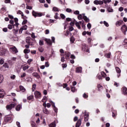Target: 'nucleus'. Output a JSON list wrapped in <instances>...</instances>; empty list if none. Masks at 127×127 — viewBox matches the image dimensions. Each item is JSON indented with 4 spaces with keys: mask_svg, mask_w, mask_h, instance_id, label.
<instances>
[{
    "mask_svg": "<svg viewBox=\"0 0 127 127\" xmlns=\"http://www.w3.org/2000/svg\"><path fill=\"white\" fill-rule=\"evenodd\" d=\"M32 75L34 77H35V78H37V79H39L40 78V75L37 73V72H34L32 73Z\"/></svg>",
    "mask_w": 127,
    "mask_h": 127,
    "instance_id": "obj_17",
    "label": "nucleus"
},
{
    "mask_svg": "<svg viewBox=\"0 0 127 127\" xmlns=\"http://www.w3.org/2000/svg\"><path fill=\"white\" fill-rule=\"evenodd\" d=\"M122 93L124 94V95H127V87H124L122 88Z\"/></svg>",
    "mask_w": 127,
    "mask_h": 127,
    "instance_id": "obj_13",
    "label": "nucleus"
},
{
    "mask_svg": "<svg viewBox=\"0 0 127 127\" xmlns=\"http://www.w3.org/2000/svg\"><path fill=\"white\" fill-rule=\"evenodd\" d=\"M20 90L21 92H22L23 93L24 92L26 91L25 88L24 87L22 86V85H20L19 86Z\"/></svg>",
    "mask_w": 127,
    "mask_h": 127,
    "instance_id": "obj_20",
    "label": "nucleus"
},
{
    "mask_svg": "<svg viewBox=\"0 0 127 127\" xmlns=\"http://www.w3.org/2000/svg\"><path fill=\"white\" fill-rule=\"evenodd\" d=\"M3 67H4V68H9L8 64L6 63L4 64L3 65Z\"/></svg>",
    "mask_w": 127,
    "mask_h": 127,
    "instance_id": "obj_43",
    "label": "nucleus"
},
{
    "mask_svg": "<svg viewBox=\"0 0 127 127\" xmlns=\"http://www.w3.org/2000/svg\"><path fill=\"white\" fill-rule=\"evenodd\" d=\"M73 13L74 14L78 15V14H80V11H79V10H75L74 11Z\"/></svg>",
    "mask_w": 127,
    "mask_h": 127,
    "instance_id": "obj_38",
    "label": "nucleus"
},
{
    "mask_svg": "<svg viewBox=\"0 0 127 127\" xmlns=\"http://www.w3.org/2000/svg\"><path fill=\"white\" fill-rule=\"evenodd\" d=\"M83 19H84V20H85V21H86V22H89V18H88L87 17V16H84L83 17Z\"/></svg>",
    "mask_w": 127,
    "mask_h": 127,
    "instance_id": "obj_24",
    "label": "nucleus"
},
{
    "mask_svg": "<svg viewBox=\"0 0 127 127\" xmlns=\"http://www.w3.org/2000/svg\"><path fill=\"white\" fill-rule=\"evenodd\" d=\"M82 23V27L83 29H86V26H85V24L84 22L81 23Z\"/></svg>",
    "mask_w": 127,
    "mask_h": 127,
    "instance_id": "obj_56",
    "label": "nucleus"
},
{
    "mask_svg": "<svg viewBox=\"0 0 127 127\" xmlns=\"http://www.w3.org/2000/svg\"><path fill=\"white\" fill-rule=\"evenodd\" d=\"M39 45H44V42L43 40H40L39 41Z\"/></svg>",
    "mask_w": 127,
    "mask_h": 127,
    "instance_id": "obj_44",
    "label": "nucleus"
},
{
    "mask_svg": "<svg viewBox=\"0 0 127 127\" xmlns=\"http://www.w3.org/2000/svg\"><path fill=\"white\" fill-rule=\"evenodd\" d=\"M54 18H55V19H58V13H56L54 16Z\"/></svg>",
    "mask_w": 127,
    "mask_h": 127,
    "instance_id": "obj_52",
    "label": "nucleus"
},
{
    "mask_svg": "<svg viewBox=\"0 0 127 127\" xmlns=\"http://www.w3.org/2000/svg\"><path fill=\"white\" fill-rule=\"evenodd\" d=\"M31 126H32V127H35V123L32 122Z\"/></svg>",
    "mask_w": 127,
    "mask_h": 127,
    "instance_id": "obj_64",
    "label": "nucleus"
},
{
    "mask_svg": "<svg viewBox=\"0 0 127 127\" xmlns=\"http://www.w3.org/2000/svg\"><path fill=\"white\" fill-rule=\"evenodd\" d=\"M9 50L12 53H17L18 51H17V49L15 46H13L9 48Z\"/></svg>",
    "mask_w": 127,
    "mask_h": 127,
    "instance_id": "obj_6",
    "label": "nucleus"
},
{
    "mask_svg": "<svg viewBox=\"0 0 127 127\" xmlns=\"http://www.w3.org/2000/svg\"><path fill=\"white\" fill-rule=\"evenodd\" d=\"M27 82H30L31 81H32V78L31 77H27Z\"/></svg>",
    "mask_w": 127,
    "mask_h": 127,
    "instance_id": "obj_50",
    "label": "nucleus"
},
{
    "mask_svg": "<svg viewBox=\"0 0 127 127\" xmlns=\"http://www.w3.org/2000/svg\"><path fill=\"white\" fill-rule=\"evenodd\" d=\"M103 1L104 2V3H109V2H111V1H112L111 0H103Z\"/></svg>",
    "mask_w": 127,
    "mask_h": 127,
    "instance_id": "obj_41",
    "label": "nucleus"
},
{
    "mask_svg": "<svg viewBox=\"0 0 127 127\" xmlns=\"http://www.w3.org/2000/svg\"><path fill=\"white\" fill-rule=\"evenodd\" d=\"M32 61H33V60L30 59L27 61V63L28 64H29V65H30L31 62H32Z\"/></svg>",
    "mask_w": 127,
    "mask_h": 127,
    "instance_id": "obj_40",
    "label": "nucleus"
},
{
    "mask_svg": "<svg viewBox=\"0 0 127 127\" xmlns=\"http://www.w3.org/2000/svg\"><path fill=\"white\" fill-rule=\"evenodd\" d=\"M21 28L23 29V30H26L27 29V26L24 25Z\"/></svg>",
    "mask_w": 127,
    "mask_h": 127,
    "instance_id": "obj_51",
    "label": "nucleus"
},
{
    "mask_svg": "<svg viewBox=\"0 0 127 127\" xmlns=\"http://www.w3.org/2000/svg\"><path fill=\"white\" fill-rule=\"evenodd\" d=\"M116 70L117 73H118V77L119 78V77L121 76V69H120L119 67H116Z\"/></svg>",
    "mask_w": 127,
    "mask_h": 127,
    "instance_id": "obj_16",
    "label": "nucleus"
},
{
    "mask_svg": "<svg viewBox=\"0 0 127 127\" xmlns=\"http://www.w3.org/2000/svg\"><path fill=\"white\" fill-rule=\"evenodd\" d=\"M42 102H43V103H46V102H47V97L46 96H44L42 100Z\"/></svg>",
    "mask_w": 127,
    "mask_h": 127,
    "instance_id": "obj_26",
    "label": "nucleus"
},
{
    "mask_svg": "<svg viewBox=\"0 0 127 127\" xmlns=\"http://www.w3.org/2000/svg\"><path fill=\"white\" fill-rule=\"evenodd\" d=\"M29 52H30V50H29V49H25L24 50V53H25V54H26L27 53H29Z\"/></svg>",
    "mask_w": 127,
    "mask_h": 127,
    "instance_id": "obj_33",
    "label": "nucleus"
},
{
    "mask_svg": "<svg viewBox=\"0 0 127 127\" xmlns=\"http://www.w3.org/2000/svg\"><path fill=\"white\" fill-rule=\"evenodd\" d=\"M31 40H32V39L30 38H28L26 39V42H27L28 44H29V45H31Z\"/></svg>",
    "mask_w": 127,
    "mask_h": 127,
    "instance_id": "obj_19",
    "label": "nucleus"
},
{
    "mask_svg": "<svg viewBox=\"0 0 127 127\" xmlns=\"http://www.w3.org/2000/svg\"><path fill=\"white\" fill-rule=\"evenodd\" d=\"M2 82H3V76L0 74V83H2Z\"/></svg>",
    "mask_w": 127,
    "mask_h": 127,
    "instance_id": "obj_30",
    "label": "nucleus"
},
{
    "mask_svg": "<svg viewBox=\"0 0 127 127\" xmlns=\"http://www.w3.org/2000/svg\"><path fill=\"white\" fill-rule=\"evenodd\" d=\"M28 68H29V66L25 65V66H23L22 67V69H23V71H25L26 70H27V69H28Z\"/></svg>",
    "mask_w": 127,
    "mask_h": 127,
    "instance_id": "obj_34",
    "label": "nucleus"
},
{
    "mask_svg": "<svg viewBox=\"0 0 127 127\" xmlns=\"http://www.w3.org/2000/svg\"><path fill=\"white\" fill-rule=\"evenodd\" d=\"M36 89V84H34L32 85V92H34Z\"/></svg>",
    "mask_w": 127,
    "mask_h": 127,
    "instance_id": "obj_32",
    "label": "nucleus"
},
{
    "mask_svg": "<svg viewBox=\"0 0 127 127\" xmlns=\"http://www.w3.org/2000/svg\"><path fill=\"white\" fill-rule=\"evenodd\" d=\"M33 71V67H30L28 70V73H31V71Z\"/></svg>",
    "mask_w": 127,
    "mask_h": 127,
    "instance_id": "obj_48",
    "label": "nucleus"
},
{
    "mask_svg": "<svg viewBox=\"0 0 127 127\" xmlns=\"http://www.w3.org/2000/svg\"><path fill=\"white\" fill-rule=\"evenodd\" d=\"M77 18L79 20H81V19H82L83 18V16H82L81 14H79L78 15Z\"/></svg>",
    "mask_w": 127,
    "mask_h": 127,
    "instance_id": "obj_39",
    "label": "nucleus"
},
{
    "mask_svg": "<svg viewBox=\"0 0 127 127\" xmlns=\"http://www.w3.org/2000/svg\"><path fill=\"white\" fill-rule=\"evenodd\" d=\"M76 73H82V67H77L75 69Z\"/></svg>",
    "mask_w": 127,
    "mask_h": 127,
    "instance_id": "obj_14",
    "label": "nucleus"
},
{
    "mask_svg": "<svg viewBox=\"0 0 127 127\" xmlns=\"http://www.w3.org/2000/svg\"><path fill=\"white\" fill-rule=\"evenodd\" d=\"M69 31H73V30H74V28L72 26H69Z\"/></svg>",
    "mask_w": 127,
    "mask_h": 127,
    "instance_id": "obj_53",
    "label": "nucleus"
},
{
    "mask_svg": "<svg viewBox=\"0 0 127 127\" xmlns=\"http://www.w3.org/2000/svg\"><path fill=\"white\" fill-rule=\"evenodd\" d=\"M50 103H51L52 107H53V109H54V110L55 111V112L56 113H57V112L58 111V109L57 108H56V107H55V103H54V102H53L51 100H50Z\"/></svg>",
    "mask_w": 127,
    "mask_h": 127,
    "instance_id": "obj_8",
    "label": "nucleus"
},
{
    "mask_svg": "<svg viewBox=\"0 0 127 127\" xmlns=\"http://www.w3.org/2000/svg\"><path fill=\"white\" fill-rule=\"evenodd\" d=\"M60 16L62 18H63V19H64L65 17V15H64L63 14H61Z\"/></svg>",
    "mask_w": 127,
    "mask_h": 127,
    "instance_id": "obj_55",
    "label": "nucleus"
},
{
    "mask_svg": "<svg viewBox=\"0 0 127 127\" xmlns=\"http://www.w3.org/2000/svg\"><path fill=\"white\" fill-rule=\"evenodd\" d=\"M70 40L71 43H74V42L75 41V39L74 38V37H71L70 39Z\"/></svg>",
    "mask_w": 127,
    "mask_h": 127,
    "instance_id": "obj_37",
    "label": "nucleus"
},
{
    "mask_svg": "<svg viewBox=\"0 0 127 127\" xmlns=\"http://www.w3.org/2000/svg\"><path fill=\"white\" fill-rule=\"evenodd\" d=\"M34 95L36 99H40V98H41V93H40L39 91H35Z\"/></svg>",
    "mask_w": 127,
    "mask_h": 127,
    "instance_id": "obj_5",
    "label": "nucleus"
},
{
    "mask_svg": "<svg viewBox=\"0 0 127 127\" xmlns=\"http://www.w3.org/2000/svg\"><path fill=\"white\" fill-rule=\"evenodd\" d=\"M71 92H73V93L76 92V89H75V87H71Z\"/></svg>",
    "mask_w": 127,
    "mask_h": 127,
    "instance_id": "obj_61",
    "label": "nucleus"
},
{
    "mask_svg": "<svg viewBox=\"0 0 127 127\" xmlns=\"http://www.w3.org/2000/svg\"><path fill=\"white\" fill-rule=\"evenodd\" d=\"M93 3H94V4H96V5H98V4L101 5L104 3V1L95 0L94 1Z\"/></svg>",
    "mask_w": 127,
    "mask_h": 127,
    "instance_id": "obj_10",
    "label": "nucleus"
},
{
    "mask_svg": "<svg viewBox=\"0 0 127 127\" xmlns=\"http://www.w3.org/2000/svg\"><path fill=\"white\" fill-rule=\"evenodd\" d=\"M98 91H101V90H103V86L101 85V84H98L97 86Z\"/></svg>",
    "mask_w": 127,
    "mask_h": 127,
    "instance_id": "obj_25",
    "label": "nucleus"
},
{
    "mask_svg": "<svg viewBox=\"0 0 127 127\" xmlns=\"http://www.w3.org/2000/svg\"><path fill=\"white\" fill-rule=\"evenodd\" d=\"M112 116L113 118H115V117H116V116H117V111H114L112 112Z\"/></svg>",
    "mask_w": 127,
    "mask_h": 127,
    "instance_id": "obj_35",
    "label": "nucleus"
},
{
    "mask_svg": "<svg viewBox=\"0 0 127 127\" xmlns=\"http://www.w3.org/2000/svg\"><path fill=\"white\" fill-rule=\"evenodd\" d=\"M45 41H46L48 45H52V42L50 39H45Z\"/></svg>",
    "mask_w": 127,
    "mask_h": 127,
    "instance_id": "obj_15",
    "label": "nucleus"
},
{
    "mask_svg": "<svg viewBox=\"0 0 127 127\" xmlns=\"http://www.w3.org/2000/svg\"><path fill=\"white\" fill-rule=\"evenodd\" d=\"M101 75L103 78H106V77H107V74L104 71L101 72Z\"/></svg>",
    "mask_w": 127,
    "mask_h": 127,
    "instance_id": "obj_31",
    "label": "nucleus"
},
{
    "mask_svg": "<svg viewBox=\"0 0 127 127\" xmlns=\"http://www.w3.org/2000/svg\"><path fill=\"white\" fill-rule=\"evenodd\" d=\"M123 22L124 21H123V20H119L117 22L116 25L117 26H120V25H122V24H123Z\"/></svg>",
    "mask_w": 127,
    "mask_h": 127,
    "instance_id": "obj_18",
    "label": "nucleus"
},
{
    "mask_svg": "<svg viewBox=\"0 0 127 127\" xmlns=\"http://www.w3.org/2000/svg\"><path fill=\"white\" fill-rule=\"evenodd\" d=\"M70 55H71V54L70 53H67L65 54V59H69Z\"/></svg>",
    "mask_w": 127,
    "mask_h": 127,
    "instance_id": "obj_29",
    "label": "nucleus"
},
{
    "mask_svg": "<svg viewBox=\"0 0 127 127\" xmlns=\"http://www.w3.org/2000/svg\"><path fill=\"white\" fill-rule=\"evenodd\" d=\"M14 21L12 20H10L9 21V23L12 24V26H18V25H19V24H18V19H17V18H14Z\"/></svg>",
    "mask_w": 127,
    "mask_h": 127,
    "instance_id": "obj_1",
    "label": "nucleus"
},
{
    "mask_svg": "<svg viewBox=\"0 0 127 127\" xmlns=\"http://www.w3.org/2000/svg\"><path fill=\"white\" fill-rule=\"evenodd\" d=\"M49 127H56V124L55 122H53L49 125Z\"/></svg>",
    "mask_w": 127,
    "mask_h": 127,
    "instance_id": "obj_22",
    "label": "nucleus"
},
{
    "mask_svg": "<svg viewBox=\"0 0 127 127\" xmlns=\"http://www.w3.org/2000/svg\"><path fill=\"white\" fill-rule=\"evenodd\" d=\"M15 106H16V103L10 104L6 105V109L7 111H11V109H13Z\"/></svg>",
    "mask_w": 127,
    "mask_h": 127,
    "instance_id": "obj_3",
    "label": "nucleus"
},
{
    "mask_svg": "<svg viewBox=\"0 0 127 127\" xmlns=\"http://www.w3.org/2000/svg\"><path fill=\"white\" fill-rule=\"evenodd\" d=\"M121 1L122 3H123L124 4H126V3H127V0H121Z\"/></svg>",
    "mask_w": 127,
    "mask_h": 127,
    "instance_id": "obj_45",
    "label": "nucleus"
},
{
    "mask_svg": "<svg viewBox=\"0 0 127 127\" xmlns=\"http://www.w3.org/2000/svg\"><path fill=\"white\" fill-rule=\"evenodd\" d=\"M33 95H30V96L27 97L28 100H32V99H33Z\"/></svg>",
    "mask_w": 127,
    "mask_h": 127,
    "instance_id": "obj_47",
    "label": "nucleus"
},
{
    "mask_svg": "<svg viewBox=\"0 0 127 127\" xmlns=\"http://www.w3.org/2000/svg\"><path fill=\"white\" fill-rule=\"evenodd\" d=\"M114 86H115L116 87H119V86H120V84L118 83L117 82H115Z\"/></svg>",
    "mask_w": 127,
    "mask_h": 127,
    "instance_id": "obj_60",
    "label": "nucleus"
},
{
    "mask_svg": "<svg viewBox=\"0 0 127 127\" xmlns=\"http://www.w3.org/2000/svg\"><path fill=\"white\" fill-rule=\"evenodd\" d=\"M66 11L67 12H71L72 11V9H71L70 8H66Z\"/></svg>",
    "mask_w": 127,
    "mask_h": 127,
    "instance_id": "obj_59",
    "label": "nucleus"
},
{
    "mask_svg": "<svg viewBox=\"0 0 127 127\" xmlns=\"http://www.w3.org/2000/svg\"><path fill=\"white\" fill-rule=\"evenodd\" d=\"M92 27V25H91V23H88L87 24V28L90 29Z\"/></svg>",
    "mask_w": 127,
    "mask_h": 127,
    "instance_id": "obj_58",
    "label": "nucleus"
},
{
    "mask_svg": "<svg viewBox=\"0 0 127 127\" xmlns=\"http://www.w3.org/2000/svg\"><path fill=\"white\" fill-rule=\"evenodd\" d=\"M75 24L78 29H81V24H82V21H76Z\"/></svg>",
    "mask_w": 127,
    "mask_h": 127,
    "instance_id": "obj_11",
    "label": "nucleus"
},
{
    "mask_svg": "<svg viewBox=\"0 0 127 127\" xmlns=\"http://www.w3.org/2000/svg\"><path fill=\"white\" fill-rule=\"evenodd\" d=\"M83 97L84 99H87V98H88V95H87V94L84 93V94L83 95Z\"/></svg>",
    "mask_w": 127,
    "mask_h": 127,
    "instance_id": "obj_54",
    "label": "nucleus"
},
{
    "mask_svg": "<svg viewBox=\"0 0 127 127\" xmlns=\"http://www.w3.org/2000/svg\"><path fill=\"white\" fill-rule=\"evenodd\" d=\"M17 13H19V14H22L21 15L22 16H23V15H24L23 14V13L20 10H18Z\"/></svg>",
    "mask_w": 127,
    "mask_h": 127,
    "instance_id": "obj_57",
    "label": "nucleus"
},
{
    "mask_svg": "<svg viewBox=\"0 0 127 127\" xmlns=\"http://www.w3.org/2000/svg\"><path fill=\"white\" fill-rule=\"evenodd\" d=\"M7 52V50L4 49H2L0 50V56H2L3 55H4L5 53Z\"/></svg>",
    "mask_w": 127,
    "mask_h": 127,
    "instance_id": "obj_9",
    "label": "nucleus"
},
{
    "mask_svg": "<svg viewBox=\"0 0 127 127\" xmlns=\"http://www.w3.org/2000/svg\"><path fill=\"white\" fill-rule=\"evenodd\" d=\"M4 95H5V92L3 89H0V98H3Z\"/></svg>",
    "mask_w": 127,
    "mask_h": 127,
    "instance_id": "obj_12",
    "label": "nucleus"
},
{
    "mask_svg": "<svg viewBox=\"0 0 127 127\" xmlns=\"http://www.w3.org/2000/svg\"><path fill=\"white\" fill-rule=\"evenodd\" d=\"M121 30L123 33L124 34H126V33L127 32V27L126 25H123L122 27H121Z\"/></svg>",
    "mask_w": 127,
    "mask_h": 127,
    "instance_id": "obj_7",
    "label": "nucleus"
},
{
    "mask_svg": "<svg viewBox=\"0 0 127 127\" xmlns=\"http://www.w3.org/2000/svg\"><path fill=\"white\" fill-rule=\"evenodd\" d=\"M31 54H36V50L31 51Z\"/></svg>",
    "mask_w": 127,
    "mask_h": 127,
    "instance_id": "obj_63",
    "label": "nucleus"
},
{
    "mask_svg": "<svg viewBox=\"0 0 127 127\" xmlns=\"http://www.w3.org/2000/svg\"><path fill=\"white\" fill-rule=\"evenodd\" d=\"M70 33V31L67 30L65 32V33H64V35L65 36H68L69 35V34Z\"/></svg>",
    "mask_w": 127,
    "mask_h": 127,
    "instance_id": "obj_49",
    "label": "nucleus"
},
{
    "mask_svg": "<svg viewBox=\"0 0 127 127\" xmlns=\"http://www.w3.org/2000/svg\"><path fill=\"white\" fill-rule=\"evenodd\" d=\"M53 10L54 11H59V9H58V8L56 7H54L53 8Z\"/></svg>",
    "mask_w": 127,
    "mask_h": 127,
    "instance_id": "obj_42",
    "label": "nucleus"
},
{
    "mask_svg": "<svg viewBox=\"0 0 127 127\" xmlns=\"http://www.w3.org/2000/svg\"><path fill=\"white\" fill-rule=\"evenodd\" d=\"M21 108H22V106L21 105H18L16 107V111H20Z\"/></svg>",
    "mask_w": 127,
    "mask_h": 127,
    "instance_id": "obj_21",
    "label": "nucleus"
},
{
    "mask_svg": "<svg viewBox=\"0 0 127 127\" xmlns=\"http://www.w3.org/2000/svg\"><path fill=\"white\" fill-rule=\"evenodd\" d=\"M108 10L109 12H113V9L111 8H108Z\"/></svg>",
    "mask_w": 127,
    "mask_h": 127,
    "instance_id": "obj_62",
    "label": "nucleus"
},
{
    "mask_svg": "<svg viewBox=\"0 0 127 127\" xmlns=\"http://www.w3.org/2000/svg\"><path fill=\"white\" fill-rule=\"evenodd\" d=\"M105 57H106V58H110V57H111V53L106 54L105 55Z\"/></svg>",
    "mask_w": 127,
    "mask_h": 127,
    "instance_id": "obj_28",
    "label": "nucleus"
},
{
    "mask_svg": "<svg viewBox=\"0 0 127 127\" xmlns=\"http://www.w3.org/2000/svg\"><path fill=\"white\" fill-rule=\"evenodd\" d=\"M32 14L33 15V16H34V17H40V16H42V15H43V13H39L38 12H36L34 10H33V11L32 12Z\"/></svg>",
    "mask_w": 127,
    "mask_h": 127,
    "instance_id": "obj_2",
    "label": "nucleus"
},
{
    "mask_svg": "<svg viewBox=\"0 0 127 127\" xmlns=\"http://www.w3.org/2000/svg\"><path fill=\"white\" fill-rule=\"evenodd\" d=\"M103 23L104 25H105V26H107V27H109V23H108V22H107L106 21H104Z\"/></svg>",
    "mask_w": 127,
    "mask_h": 127,
    "instance_id": "obj_46",
    "label": "nucleus"
},
{
    "mask_svg": "<svg viewBox=\"0 0 127 127\" xmlns=\"http://www.w3.org/2000/svg\"><path fill=\"white\" fill-rule=\"evenodd\" d=\"M90 115V113L89 112H87L86 111H84V121L85 122H88L89 121V116Z\"/></svg>",
    "mask_w": 127,
    "mask_h": 127,
    "instance_id": "obj_4",
    "label": "nucleus"
},
{
    "mask_svg": "<svg viewBox=\"0 0 127 127\" xmlns=\"http://www.w3.org/2000/svg\"><path fill=\"white\" fill-rule=\"evenodd\" d=\"M38 50L40 52H43L44 51V49L42 47H40Z\"/></svg>",
    "mask_w": 127,
    "mask_h": 127,
    "instance_id": "obj_36",
    "label": "nucleus"
},
{
    "mask_svg": "<svg viewBox=\"0 0 127 127\" xmlns=\"http://www.w3.org/2000/svg\"><path fill=\"white\" fill-rule=\"evenodd\" d=\"M21 78H24V77L26 76V73L25 72H22L21 73Z\"/></svg>",
    "mask_w": 127,
    "mask_h": 127,
    "instance_id": "obj_27",
    "label": "nucleus"
},
{
    "mask_svg": "<svg viewBox=\"0 0 127 127\" xmlns=\"http://www.w3.org/2000/svg\"><path fill=\"white\" fill-rule=\"evenodd\" d=\"M43 113H44V114H46V115H48V114H49V112L45 108L43 109Z\"/></svg>",
    "mask_w": 127,
    "mask_h": 127,
    "instance_id": "obj_23",
    "label": "nucleus"
}]
</instances>
